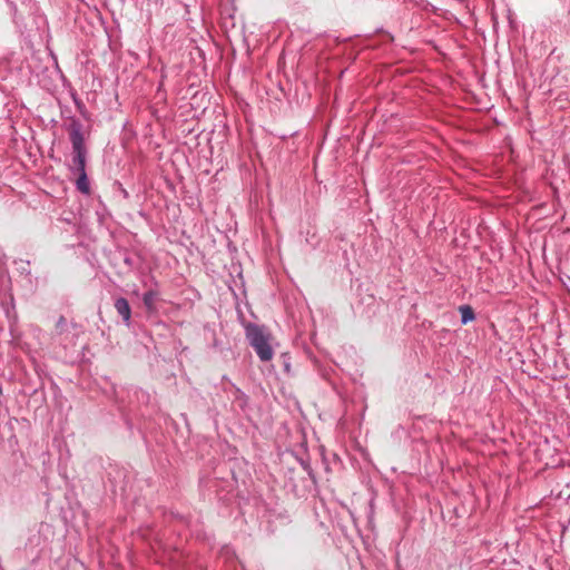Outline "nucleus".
Masks as SVG:
<instances>
[{
	"label": "nucleus",
	"instance_id": "3",
	"mask_svg": "<svg viewBox=\"0 0 570 570\" xmlns=\"http://www.w3.org/2000/svg\"><path fill=\"white\" fill-rule=\"evenodd\" d=\"M115 308L118 312V314L121 315L122 320L128 324L131 316V309L128 301L122 297L118 298L115 302Z\"/></svg>",
	"mask_w": 570,
	"mask_h": 570
},
{
	"label": "nucleus",
	"instance_id": "2",
	"mask_svg": "<svg viewBox=\"0 0 570 570\" xmlns=\"http://www.w3.org/2000/svg\"><path fill=\"white\" fill-rule=\"evenodd\" d=\"M70 140L72 144V150H73L71 169L76 174L85 173L86 171V147H85V139L81 134L79 124H72L71 130H70Z\"/></svg>",
	"mask_w": 570,
	"mask_h": 570
},
{
	"label": "nucleus",
	"instance_id": "5",
	"mask_svg": "<svg viewBox=\"0 0 570 570\" xmlns=\"http://www.w3.org/2000/svg\"><path fill=\"white\" fill-rule=\"evenodd\" d=\"M78 178H77V188L83 193V194H89L90 191V186H89V181H88V178H87V174L86 171L85 173H78Z\"/></svg>",
	"mask_w": 570,
	"mask_h": 570
},
{
	"label": "nucleus",
	"instance_id": "7",
	"mask_svg": "<svg viewBox=\"0 0 570 570\" xmlns=\"http://www.w3.org/2000/svg\"><path fill=\"white\" fill-rule=\"evenodd\" d=\"M63 323H65V317H63V316H60L59 322H58V325H62Z\"/></svg>",
	"mask_w": 570,
	"mask_h": 570
},
{
	"label": "nucleus",
	"instance_id": "4",
	"mask_svg": "<svg viewBox=\"0 0 570 570\" xmlns=\"http://www.w3.org/2000/svg\"><path fill=\"white\" fill-rule=\"evenodd\" d=\"M157 297H158V294L154 291H148L147 293L144 294L142 302L148 312L156 311Z\"/></svg>",
	"mask_w": 570,
	"mask_h": 570
},
{
	"label": "nucleus",
	"instance_id": "6",
	"mask_svg": "<svg viewBox=\"0 0 570 570\" xmlns=\"http://www.w3.org/2000/svg\"><path fill=\"white\" fill-rule=\"evenodd\" d=\"M460 313L462 316V323L466 324L474 320V312L473 308L469 305H462L460 306Z\"/></svg>",
	"mask_w": 570,
	"mask_h": 570
},
{
	"label": "nucleus",
	"instance_id": "1",
	"mask_svg": "<svg viewBox=\"0 0 570 570\" xmlns=\"http://www.w3.org/2000/svg\"><path fill=\"white\" fill-rule=\"evenodd\" d=\"M245 334L249 345L254 348L262 362H268L274 356L272 346L273 336L263 326L256 324H247Z\"/></svg>",
	"mask_w": 570,
	"mask_h": 570
}]
</instances>
